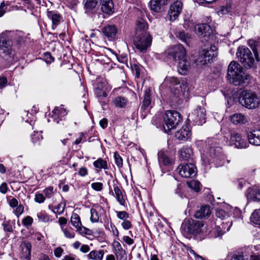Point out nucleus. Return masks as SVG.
<instances>
[{"mask_svg":"<svg viewBox=\"0 0 260 260\" xmlns=\"http://www.w3.org/2000/svg\"><path fill=\"white\" fill-rule=\"evenodd\" d=\"M227 78L230 82L235 86H245L250 83L252 77L244 72L243 69L238 63L232 61L228 69Z\"/></svg>","mask_w":260,"mask_h":260,"instance_id":"f257e3e1","label":"nucleus"},{"mask_svg":"<svg viewBox=\"0 0 260 260\" xmlns=\"http://www.w3.org/2000/svg\"><path fill=\"white\" fill-rule=\"evenodd\" d=\"M0 55L10 64L13 63L18 59L12 48L11 40L4 34L0 35Z\"/></svg>","mask_w":260,"mask_h":260,"instance_id":"f03ea898","label":"nucleus"},{"mask_svg":"<svg viewBox=\"0 0 260 260\" xmlns=\"http://www.w3.org/2000/svg\"><path fill=\"white\" fill-rule=\"evenodd\" d=\"M164 124L163 125L166 133L175 128L182 121V118L180 114L176 111L168 110L164 117Z\"/></svg>","mask_w":260,"mask_h":260,"instance_id":"7ed1b4c3","label":"nucleus"},{"mask_svg":"<svg viewBox=\"0 0 260 260\" xmlns=\"http://www.w3.org/2000/svg\"><path fill=\"white\" fill-rule=\"evenodd\" d=\"M242 64L246 69L255 68L256 62L250 50L245 46L239 47L236 53Z\"/></svg>","mask_w":260,"mask_h":260,"instance_id":"20e7f679","label":"nucleus"},{"mask_svg":"<svg viewBox=\"0 0 260 260\" xmlns=\"http://www.w3.org/2000/svg\"><path fill=\"white\" fill-rule=\"evenodd\" d=\"M239 100L242 106L249 109H255L260 104L259 98L254 93L246 90L241 92Z\"/></svg>","mask_w":260,"mask_h":260,"instance_id":"39448f33","label":"nucleus"},{"mask_svg":"<svg viewBox=\"0 0 260 260\" xmlns=\"http://www.w3.org/2000/svg\"><path fill=\"white\" fill-rule=\"evenodd\" d=\"M152 43V37L149 34L136 36L134 40L136 48L141 52H145L150 47Z\"/></svg>","mask_w":260,"mask_h":260,"instance_id":"423d86ee","label":"nucleus"},{"mask_svg":"<svg viewBox=\"0 0 260 260\" xmlns=\"http://www.w3.org/2000/svg\"><path fill=\"white\" fill-rule=\"evenodd\" d=\"M168 57L179 60L186 57V51L181 44H177L168 49L166 52Z\"/></svg>","mask_w":260,"mask_h":260,"instance_id":"0eeeda50","label":"nucleus"},{"mask_svg":"<svg viewBox=\"0 0 260 260\" xmlns=\"http://www.w3.org/2000/svg\"><path fill=\"white\" fill-rule=\"evenodd\" d=\"M186 228L189 233L197 236L202 235L206 227L202 221L190 220H189Z\"/></svg>","mask_w":260,"mask_h":260,"instance_id":"6e6552de","label":"nucleus"},{"mask_svg":"<svg viewBox=\"0 0 260 260\" xmlns=\"http://www.w3.org/2000/svg\"><path fill=\"white\" fill-rule=\"evenodd\" d=\"M177 170L180 175L185 178L194 177L197 172L196 167L192 163L180 165Z\"/></svg>","mask_w":260,"mask_h":260,"instance_id":"1a4fd4ad","label":"nucleus"},{"mask_svg":"<svg viewBox=\"0 0 260 260\" xmlns=\"http://www.w3.org/2000/svg\"><path fill=\"white\" fill-rule=\"evenodd\" d=\"M183 8V3L180 1H176L172 4L169 8L167 17L171 21L176 20L181 14Z\"/></svg>","mask_w":260,"mask_h":260,"instance_id":"9d476101","label":"nucleus"},{"mask_svg":"<svg viewBox=\"0 0 260 260\" xmlns=\"http://www.w3.org/2000/svg\"><path fill=\"white\" fill-rule=\"evenodd\" d=\"M189 118L198 125H202L206 122V111L204 108L198 106L193 112L189 114Z\"/></svg>","mask_w":260,"mask_h":260,"instance_id":"9b49d317","label":"nucleus"},{"mask_svg":"<svg viewBox=\"0 0 260 260\" xmlns=\"http://www.w3.org/2000/svg\"><path fill=\"white\" fill-rule=\"evenodd\" d=\"M239 212L238 209H233V208L229 205H224L221 208L217 209L216 212V216L217 218L221 220H227L233 213V211Z\"/></svg>","mask_w":260,"mask_h":260,"instance_id":"f8f14e48","label":"nucleus"},{"mask_svg":"<svg viewBox=\"0 0 260 260\" xmlns=\"http://www.w3.org/2000/svg\"><path fill=\"white\" fill-rule=\"evenodd\" d=\"M217 55V48L215 46L209 44L205 45L200 52V55L205 61H210Z\"/></svg>","mask_w":260,"mask_h":260,"instance_id":"ddd939ff","label":"nucleus"},{"mask_svg":"<svg viewBox=\"0 0 260 260\" xmlns=\"http://www.w3.org/2000/svg\"><path fill=\"white\" fill-rule=\"evenodd\" d=\"M230 145H234L238 148H244L248 145L245 140L242 138L241 134L237 132L231 133Z\"/></svg>","mask_w":260,"mask_h":260,"instance_id":"4468645a","label":"nucleus"},{"mask_svg":"<svg viewBox=\"0 0 260 260\" xmlns=\"http://www.w3.org/2000/svg\"><path fill=\"white\" fill-rule=\"evenodd\" d=\"M151 90L150 89H147L145 91L144 95V99L142 104L141 110L143 111L142 116L143 117V118H145L146 114L149 112V110L151 107V98L150 94Z\"/></svg>","mask_w":260,"mask_h":260,"instance_id":"2eb2a0df","label":"nucleus"},{"mask_svg":"<svg viewBox=\"0 0 260 260\" xmlns=\"http://www.w3.org/2000/svg\"><path fill=\"white\" fill-rule=\"evenodd\" d=\"M195 29L199 36L205 38V41H208L212 32L211 27L208 24L206 23L198 24L195 26Z\"/></svg>","mask_w":260,"mask_h":260,"instance_id":"dca6fc26","label":"nucleus"},{"mask_svg":"<svg viewBox=\"0 0 260 260\" xmlns=\"http://www.w3.org/2000/svg\"><path fill=\"white\" fill-rule=\"evenodd\" d=\"M31 244L28 242H23L20 246L19 257L21 260H30Z\"/></svg>","mask_w":260,"mask_h":260,"instance_id":"f3484780","label":"nucleus"},{"mask_svg":"<svg viewBox=\"0 0 260 260\" xmlns=\"http://www.w3.org/2000/svg\"><path fill=\"white\" fill-rule=\"evenodd\" d=\"M247 138L251 144L260 146V128H255L248 132Z\"/></svg>","mask_w":260,"mask_h":260,"instance_id":"a211bd4d","label":"nucleus"},{"mask_svg":"<svg viewBox=\"0 0 260 260\" xmlns=\"http://www.w3.org/2000/svg\"><path fill=\"white\" fill-rule=\"evenodd\" d=\"M148 26L145 20L140 18L137 19L136 22V36L149 34L148 31Z\"/></svg>","mask_w":260,"mask_h":260,"instance_id":"6ab92c4d","label":"nucleus"},{"mask_svg":"<svg viewBox=\"0 0 260 260\" xmlns=\"http://www.w3.org/2000/svg\"><path fill=\"white\" fill-rule=\"evenodd\" d=\"M67 114L66 110L61 106L56 107L52 112V117L53 120L57 123L59 121H62L64 119V117Z\"/></svg>","mask_w":260,"mask_h":260,"instance_id":"aec40b11","label":"nucleus"},{"mask_svg":"<svg viewBox=\"0 0 260 260\" xmlns=\"http://www.w3.org/2000/svg\"><path fill=\"white\" fill-rule=\"evenodd\" d=\"M249 256L247 251L240 250L230 253L227 256V260H247Z\"/></svg>","mask_w":260,"mask_h":260,"instance_id":"412c9836","label":"nucleus"},{"mask_svg":"<svg viewBox=\"0 0 260 260\" xmlns=\"http://www.w3.org/2000/svg\"><path fill=\"white\" fill-rule=\"evenodd\" d=\"M102 0H84V8L86 13H96L98 4Z\"/></svg>","mask_w":260,"mask_h":260,"instance_id":"4be33fe9","label":"nucleus"},{"mask_svg":"<svg viewBox=\"0 0 260 260\" xmlns=\"http://www.w3.org/2000/svg\"><path fill=\"white\" fill-rule=\"evenodd\" d=\"M190 69V61L185 57L180 60L178 63L177 70L179 74L185 75L188 74Z\"/></svg>","mask_w":260,"mask_h":260,"instance_id":"5701e85b","label":"nucleus"},{"mask_svg":"<svg viewBox=\"0 0 260 260\" xmlns=\"http://www.w3.org/2000/svg\"><path fill=\"white\" fill-rule=\"evenodd\" d=\"M191 131L189 125L187 124L183 125L181 128L175 133V137L180 140H186L190 138Z\"/></svg>","mask_w":260,"mask_h":260,"instance_id":"b1692460","label":"nucleus"},{"mask_svg":"<svg viewBox=\"0 0 260 260\" xmlns=\"http://www.w3.org/2000/svg\"><path fill=\"white\" fill-rule=\"evenodd\" d=\"M48 18L52 21V28L55 29L56 26L60 23L62 17L61 15L56 11H47Z\"/></svg>","mask_w":260,"mask_h":260,"instance_id":"393cba45","label":"nucleus"},{"mask_svg":"<svg viewBox=\"0 0 260 260\" xmlns=\"http://www.w3.org/2000/svg\"><path fill=\"white\" fill-rule=\"evenodd\" d=\"M220 149L217 148L218 153L216 154V150L213 148H211L209 150V156L214 159V161L216 163L218 167L223 166L225 162L224 156L219 154Z\"/></svg>","mask_w":260,"mask_h":260,"instance_id":"a878e982","label":"nucleus"},{"mask_svg":"<svg viewBox=\"0 0 260 260\" xmlns=\"http://www.w3.org/2000/svg\"><path fill=\"white\" fill-rule=\"evenodd\" d=\"M110 90V88L107 87L105 83L99 82L95 88V94L99 98H106L107 96V92Z\"/></svg>","mask_w":260,"mask_h":260,"instance_id":"bb28decb","label":"nucleus"},{"mask_svg":"<svg viewBox=\"0 0 260 260\" xmlns=\"http://www.w3.org/2000/svg\"><path fill=\"white\" fill-rule=\"evenodd\" d=\"M232 220H229L216 226L215 231L217 233L216 237H219L223 235L224 233L228 232L232 225Z\"/></svg>","mask_w":260,"mask_h":260,"instance_id":"cd10ccee","label":"nucleus"},{"mask_svg":"<svg viewBox=\"0 0 260 260\" xmlns=\"http://www.w3.org/2000/svg\"><path fill=\"white\" fill-rule=\"evenodd\" d=\"M150 9L155 13L160 12L164 7L168 4L167 0H151Z\"/></svg>","mask_w":260,"mask_h":260,"instance_id":"c85d7f7f","label":"nucleus"},{"mask_svg":"<svg viewBox=\"0 0 260 260\" xmlns=\"http://www.w3.org/2000/svg\"><path fill=\"white\" fill-rule=\"evenodd\" d=\"M101 11L106 14L111 15L114 13V3L112 0H103L101 7Z\"/></svg>","mask_w":260,"mask_h":260,"instance_id":"c756f323","label":"nucleus"},{"mask_svg":"<svg viewBox=\"0 0 260 260\" xmlns=\"http://www.w3.org/2000/svg\"><path fill=\"white\" fill-rule=\"evenodd\" d=\"M103 32L109 40L114 39L117 33V29L114 25H108L103 28Z\"/></svg>","mask_w":260,"mask_h":260,"instance_id":"7c9ffc66","label":"nucleus"},{"mask_svg":"<svg viewBox=\"0 0 260 260\" xmlns=\"http://www.w3.org/2000/svg\"><path fill=\"white\" fill-rule=\"evenodd\" d=\"M158 160L160 166H169L172 164V160L169 157L167 152L162 150L158 152Z\"/></svg>","mask_w":260,"mask_h":260,"instance_id":"2f4dec72","label":"nucleus"},{"mask_svg":"<svg viewBox=\"0 0 260 260\" xmlns=\"http://www.w3.org/2000/svg\"><path fill=\"white\" fill-rule=\"evenodd\" d=\"M179 158L181 160H187L192 158V149L188 146L183 147L179 151Z\"/></svg>","mask_w":260,"mask_h":260,"instance_id":"473e14b6","label":"nucleus"},{"mask_svg":"<svg viewBox=\"0 0 260 260\" xmlns=\"http://www.w3.org/2000/svg\"><path fill=\"white\" fill-rule=\"evenodd\" d=\"M112 246L114 250V253L117 259L121 260L126 254L125 250L122 248L120 243L117 241H114L113 242Z\"/></svg>","mask_w":260,"mask_h":260,"instance_id":"72a5a7b5","label":"nucleus"},{"mask_svg":"<svg viewBox=\"0 0 260 260\" xmlns=\"http://www.w3.org/2000/svg\"><path fill=\"white\" fill-rule=\"evenodd\" d=\"M248 43L254 53L256 61L258 62L259 61L258 51L260 49V41L254 40H249Z\"/></svg>","mask_w":260,"mask_h":260,"instance_id":"f704fd0d","label":"nucleus"},{"mask_svg":"<svg viewBox=\"0 0 260 260\" xmlns=\"http://www.w3.org/2000/svg\"><path fill=\"white\" fill-rule=\"evenodd\" d=\"M211 214L209 206H202L200 209L196 212L194 216L197 218H203L208 217Z\"/></svg>","mask_w":260,"mask_h":260,"instance_id":"c9c22d12","label":"nucleus"},{"mask_svg":"<svg viewBox=\"0 0 260 260\" xmlns=\"http://www.w3.org/2000/svg\"><path fill=\"white\" fill-rule=\"evenodd\" d=\"M231 121L235 124H244L247 120L245 116L241 113H236L231 116Z\"/></svg>","mask_w":260,"mask_h":260,"instance_id":"e433bc0d","label":"nucleus"},{"mask_svg":"<svg viewBox=\"0 0 260 260\" xmlns=\"http://www.w3.org/2000/svg\"><path fill=\"white\" fill-rule=\"evenodd\" d=\"M104 251L103 250H92L87 255L89 260H102L103 258Z\"/></svg>","mask_w":260,"mask_h":260,"instance_id":"4c0bfd02","label":"nucleus"},{"mask_svg":"<svg viewBox=\"0 0 260 260\" xmlns=\"http://www.w3.org/2000/svg\"><path fill=\"white\" fill-rule=\"evenodd\" d=\"M114 191L115 193V197L116 198L117 201L118 202L120 205L122 206H125V201L123 198V193L121 190L116 184L113 185Z\"/></svg>","mask_w":260,"mask_h":260,"instance_id":"58836bf2","label":"nucleus"},{"mask_svg":"<svg viewBox=\"0 0 260 260\" xmlns=\"http://www.w3.org/2000/svg\"><path fill=\"white\" fill-rule=\"evenodd\" d=\"M127 102V100L125 98L121 96H118L113 101V104L117 108H124L126 107Z\"/></svg>","mask_w":260,"mask_h":260,"instance_id":"ea45409f","label":"nucleus"},{"mask_svg":"<svg viewBox=\"0 0 260 260\" xmlns=\"http://www.w3.org/2000/svg\"><path fill=\"white\" fill-rule=\"evenodd\" d=\"M248 194L253 201H260V188L253 187L249 189Z\"/></svg>","mask_w":260,"mask_h":260,"instance_id":"a19ab883","label":"nucleus"},{"mask_svg":"<svg viewBox=\"0 0 260 260\" xmlns=\"http://www.w3.org/2000/svg\"><path fill=\"white\" fill-rule=\"evenodd\" d=\"M164 84L171 88L174 86L179 85L180 81L178 79L174 77H167L164 80Z\"/></svg>","mask_w":260,"mask_h":260,"instance_id":"79ce46f5","label":"nucleus"},{"mask_svg":"<svg viewBox=\"0 0 260 260\" xmlns=\"http://www.w3.org/2000/svg\"><path fill=\"white\" fill-rule=\"evenodd\" d=\"M250 221L260 228V210L255 209L250 216Z\"/></svg>","mask_w":260,"mask_h":260,"instance_id":"37998d69","label":"nucleus"},{"mask_svg":"<svg viewBox=\"0 0 260 260\" xmlns=\"http://www.w3.org/2000/svg\"><path fill=\"white\" fill-rule=\"evenodd\" d=\"M94 167L99 169H107L108 165L106 160L102 158H98L96 160L94 161L93 163Z\"/></svg>","mask_w":260,"mask_h":260,"instance_id":"c03bdc74","label":"nucleus"},{"mask_svg":"<svg viewBox=\"0 0 260 260\" xmlns=\"http://www.w3.org/2000/svg\"><path fill=\"white\" fill-rule=\"evenodd\" d=\"M71 222L72 225L77 229V230L81 225V222L79 216L76 214H72L71 218Z\"/></svg>","mask_w":260,"mask_h":260,"instance_id":"a18cd8bd","label":"nucleus"},{"mask_svg":"<svg viewBox=\"0 0 260 260\" xmlns=\"http://www.w3.org/2000/svg\"><path fill=\"white\" fill-rule=\"evenodd\" d=\"M31 139L34 144L39 145L41 141L43 139L41 132H34V133L31 136Z\"/></svg>","mask_w":260,"mask_h":260,"instance_id":"49530a36","label":"nucleus"},{"mask_svg":"<svg viewBox=\"0 0 260 260\" xmlns=\"http://www.w3.org/2000/svg\"><path fill=\"white\" fill-rule=\"evenodd\" d=\"M37 216L40 222H48L50 221L49 216L44 211L38 212Z\"/></svg>","mask_w":260,"mask_h":260,"instance_id":"de8ad7c7","label":"nucleus"},{"mask_svg":"<svg viewBox=\"0 0 260 260\" xmlns=\"http://www.w3.org/2000/svg\"><path fill=\"white\" fill-rule=\"evenodd\" d=\"M177 36L182 42L188 44L190 38L188 34L185 33L184 31H180L178 32Z\"/></svg>","mask_w":260,"mask_h":260,"instance_id":"09e8293b","label":"nucleus"},{"mask_svg":"<svg viewBox=\"0 0 260 260\" xmlns=\"http://www.w3.org/2000/svg\"><path fill=\"white\" fill-rule=\"evenodd\" d=\"M187 184L191 189L196 192H198L200 190V183L198 180H191L189 182H187Z\"/></svg>","mask_w":260,"mask_h":260,"instance_id":"8fccbe9b","label":"nucleus"},{"mask_svg":"<svg viewBox=\"0 0 260 260\" xmlns=\"http://www.w3.org/2000/svg\"><path fill=\"white\" fill-rule=\"evenodd\" d=\"M62 231L66 237L67 238H73L75 237V232L74 230L71 227L66 228H61Z\"/></svg>","mask_w":260,"mask_h":260,"instance_id":"3c124183","label":"nucleus"},{"mask_svg":"<svg viewBox=\"0 0 260 260\" xmlns=\"http://www.w3.org/2000/svg\"><path fill=\"white\" fill-rule=\"evenodd\" d=\"M90 220L92 222H96L99 221V214L96 210V209L94 208H91L90 209Z\"/></svg>","mask_w":260,"mask_h":260,"instance_id":"603ef678","label":"nucleus"},{"mask_svg":"<svg viewBox=\"0 0 260 260\" xmlns=\"http://www.w3.org/2000/svg\"><path fill=\"white\" fill-rule=\"evenodd\" d=\"M65 207L66 204L64 203H60L57 207L52 209V211L55 213H58L59 214H61L64 211Z\"/></svg>","mask_w":260,"mask_h":260,"instance_id":"864d4df0","label":"nucleus"},{"mask_svg":"<svg viewBox=\"0 0 260 260\" xmlns=\"http://www.w3.org/2000/svg\"><path fill=\"white\" fill-rule=\"evenodd\" d=\"M43 192L47 198H51L54 194L53 187L52 186H49L44 189Z\"/></svg>","mask_w":260,"mask_h":260,"instance_id":"5fc2aeb1","label":"nucleus"},{"mask_svg":"<svg viewBox=\"0 0 260 260\" xmlns=\"http://www.w3.org/2000/svg\"><path fill=\"white\" fill-rule=\"evenodd\" d=\"M117 217L123 221L129 217V214L126 211H116Z\"/></svg>","mask_w":260,"mask_h":260,"instance_id":"6e6d98bb","label":"nucleus"},{"mask_svg":"<svg viewBox=\"0 0 260 260\" xmlns=\"http://www.w3.org/2000/svg\"><path fill=\"white\" fill-rule=\"evenodd\" d=\"M114 158L116 165L119 168L122 167L123 166V160L121 157L117 152L114 153Z\"/></svg>","mask_w":260,"mask_h":260,"instance_id":"4d7b16f0","label":"nucleus"},{"mask_svg":"<svg viewBox=\"0 0 260 260\" xmlns=\"http://www.w3.org/2000/svg\"><path fill=\"white\" fill-rule=\"evenodd\" d=\"M44 60L47 63H51L54 60V57L51 55L49 52H45L44 53Z\"/></svg>","mask_w":260,"mask_h":260,"instance_id":"13d9d810","label":"nucleus"},{"mask_svg":"<svg viewBox=\"0 0 260 260\" xmlns=\"http://www.w3.org/2000/svg\"><path fill=\"white\" fill-rule=\"evenodd\" d=\"M35 201L38 203H44L45 201V197L42 193L37 192L35 196Z\"/></svg>","mask_w":260,"mask_h":260,"instance_id":"bf43d9fd","label":"nucleus"},{"mask_svg":"<svg viewBox=\"0 0 260 260\" xmlns=\"http://www.w3.org/2000/svg\"><path fill=\"white\" fill-rule=\"evenodd\" d=\"M9 5L8 2H3L0 5V17H2L6 13L7 6Z\"/></svg>","mask_w":260,"mask_h":260,"instance_id":"052dcab7","label":"nucleus"},{"mask_svg":"<svg viewBox=\"0 0 260 260\" xmlns=\"http://www.w3.org/2000/svg\"><path fill=\"white\" fill-rule=\"evenodd\" d=\"M91 186L93 189L97 191H100L103 188V185L101 182H93L91 184Z\"/></svg>","mask_w":260,"mask_h":260,"instance_id":"680f3d73","label":"nucleus"},{"mask_svg":"<svg viewBox=\"0 0 260 260\" xmlns=\"http://www.w3.org/2000/svg\"><path fill=\"white\" fill-rule=\"evenodd\" d=\"M77 231H78L79 233L81 234H84L90 235L91 234V230H90L89 229H88L85 227L81 226V225L77 230Z\"/></svg>","mask_w":260,"mask_h":260,"instance_id":"e2e57ef3","label":"nucleus"},{"mask_svg":"<svg viewBox=\"0 0 260 260\" xmlns=\"http://www.w3.org/2000/svg\"><path fill=\"white\" fill-rule=\"evenodd\" d=\"M32 221V218L29 216H27L23 219L22 223L24 226H27L31 225Z\"/></svg>","mask_w":260,"mask_h":260,"instance_id":"0e129e2a","label":"nucleus"},{"mask_svg":"<svg viewBox=\"0 0 260 260\" xmlns=\"http://www.w3.org/2000/svg\"><path fill=\"white\" fill-rule=\"evenodd\" d=\"M121 226L124 230H128L132 227V224L131 222L126 219L122 221Z\"/></svg>","mask_w":260,"mask_h":260,"instance_id":"69168bd1","label":"nucleus"},{"mask_svg":"<svg viewBox=\"0 0 260 260\" xmlns=\"http://www.w3.org/2000/svg\"><path fill=\"white\" fill-rule=\"evenodd\" d=\"M88 169L83 167L79 169L78 171V175L81 177H85L88 175Z\"/></svg>","mask_w":260,"mask_h":260,"instance_id":"338daca9","label":"nucleus"},{"mask_svg":"<svg viewBox=\"0 0 260 260\" xmlns=\"http://www.w3.org/2000/svg\"><path fill=\"white\" fill-rule=\"evenodd\" d=\"M16 208L15 210V213L17 216H19L20 215H21L24 210V207L22 205H18L17 207H16Z\"/></svg>","mask_w":260,"mask_h":260,"instance_id":"774afa93","label":"nucleus"}]
</instances>
